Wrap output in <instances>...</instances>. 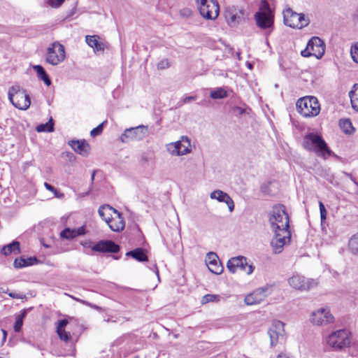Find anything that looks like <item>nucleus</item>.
<instances>
[{"instance_id": "1", "label": "nucleus", "mask_w": 358, "mask_h": 358, "mask_svg": "<svg viewBox=\"0 0 358 358\" xmlns=\"http://www.w3.org/2000/svg\"><path fill=\"white\" fill-rule=\"evenodd\" d=\"M254 19L257 26L267 34L274 28V13L266 0H262L259 10L255 14Z\"/></svg>"}, {"instance_id": "2", "label": "nucleus", "mask_w": 358, "mask_h": 358, "mask_svg": "<svg viewBox=\"0 0 358 358\" xmlns=\"http://www.w3.org/2000/svg\"><path fill=\"white\" fill-rule=\"evenodd\" d=\"M303 147L310 152H315L318 156L326 159L331 155L332 152L329 149L322 136L315 133H309L303 138Z\"/></svg>"}, {"instance_id": "3", "label": "nucleus", "mask_w": 358, "mask_h": 358, "mask_svg": "<svg viewBox=\"0 0 358 358\" xmlns=\"http://www.w3.org/2000/svg\"><path fill=\"white\" fill-rule=\"evenodd\" d=\"M268 221L273 231L289 230V217L283 205L275 206L268 215Z\"/></svg>"}, {"instance_id": "4", "label": "nucleus", "mask_w": 358, "mask_h": 358, "mask_svg": "<svg viewBox=\"0 0 358 358\" xmlns=\"http://www.w3.org/2000/svg\"><path fill=\"white\" fill-rule=\"evenodd\" d=\"M298 112L305 117L317 116L320 112V105L315 96L300 98L296 102Z\"/></svg>"}, {"instance_id": "5", "label": "nucleus", "mask_w": 358, "mask_h": 358, "mask_svg": "<svg viewBox=\"0 0 358 358\" xmlns=\"http://www.w3.org/2000/svg\"><path fill=\"white\" fill-rule=\"evenodd\" d=\"M8 99L11 103L20 110H27L29 108L31 100L26 90L20 85H14L9 88Z\"/></svg>"}, {"instance_id": "6", "label": "nucleus", "mask_w": 358, "mask_h": 358, "mask_svg": "<svg viewBox=\"0 0 358 358\" xmlns=\"http://www.w3.org/2000/svg\"><path fill=\"white\" fill-rule=\"evenodd\" d=\"M326 343L334 350H342L350 345V333L346 329L335 331L327 336Z\"/></svg>"}, {"instance_id": "7", "label": "nucleus", "mask_w": 358, "mask_h": 358, "mask_svg": "<svg viewBox=\"0 0 358 358\" xmlns=\"http://www.w3.org/2000/svg\"><path fill=\"white\" fill-rule=\"evenodd\" d=\"M283 20L285 25L292 28L302 29L308 25L310 20L303 13L294 12L288 8L283 11Z\"/></svg>"}, {"instance_id": "8", "label": "nucleus", "mask_w": 358, "mask_h": 358, "mask_svg": "<svg viewBox=\"0 0 358 358\" xmlns=\"http://www.w3.org/2000/svg\"><path fill=\"white\" fill-rule=\"evenodd\" d=\"M66 58L65 48L58 41L52 43L47 48L46 51V62L52 65L57 66L62 63Z\"/></svg>"}, {"instance_id": "9", "label": "nucleus", "mask_w": 358, "mask_h": 358, "mask_svg": "<svg viewBox=\"0 0 358 358\" xmlns=\"http://www.w3.org/2000/svg\"><path fill=\"white\" fill-rule=\"evenodd\" d=\"M310 322L314 326H327L334 322V317L328 307L319 308L310 313Z\"/></svg>"}, {"instance_id": "10", "label": "nucleus", "mask_w": 358, "mask_h": 358, "mask_svg": "<svg viewBox=\"0 0 358 358\" xmlns=\"http://www.w3.org/2000/svg\"><path fill=\"white\" fill-rule=\"evenodd\" d=\"M201 15L208 20H215L219 15V6L216 0H196Z\"/></svg>"}, {"instance_id": "11", "label": "nucleus", "mask_w": 358, "mask_h": 358, "mask_svg": "<svg viewBox=\"0 0 358 358\" xmlns=\"http://www.w3.org/2000/svg\"><path fill=\"white\" fill-rule=\"evenodd\" d=\"M167 152L172 156L185 155L191 152V143L186 136H182L179 141L166 145Z\"/></svg>"}, {"instance_id": "12", "label": "nucleus", "mask_w": 358, "mask_h": 358, "mask_svg": "<svg viewBox=\"0 0 358 358\" xmlns=\"http://www.w3.org/2000/svg\"><path fill=\"white\" fill-rule=\"evenodd\" d=\"M325 45L324 42L319 38L314 36L308 42L306 48L301 51V55L304 57L314 56L320 59L324 54Z\"/></svg>"}, {"instance_id": "13", "label": "nucleus", "mask_w": 358, "mask_h": 358, "mask_svg": "<svg viewBox=\"0 0 358 358\" xmlns=\"http://www.w3.org/2000/svg\"><path fill=\"white\" fill-rule=\"evenodd\" d=\"M288 283L293 289L299 291H308L317 286V280L306 278L303 275L296 274L288 279Z\"/></svg>"}, {"instance_id": "14", "label": "nucleus", "mask_w": 358, "mask_h": 358, "mask_svg": "<svg viewBox=\"0 0 358 358\" xmlns=\"http://www.w3.org/2000/svg\"><path fill=\"white\" fill-rule=\"evenodd\" d=\"M148 128L147 126L140 125L136 127H131L124 130L120 137V140L124 143L130 141H138L143 140L148 134Z\"/></svg>"}, {"instance_id": "15", "label": "nucleus", "mask_w": 358, "mask_h": 358, "mask_svg": "<svg viewBox=\"0 0 358 358\" xmlns=\"http://www.w3.org/2000/svg\"><path fill=\"white\" fill-rule=\"evenodd\" d=\"M271 292V286L267 285L258 288L245 296V303L249 306L260 303L266 299V297L270 295Z\"/></svg>"}, {"instance_id": "16", "label": "nucleus", "mask_w": 358, "mask_h": 358, "mask_svg": "<svg viewBox=\"0 0 358 358\" xmlns=\"http://www.w3.org/2000/svg\"><path fill=\"white\" fill-rule=\"evenodd\" d=\"M275 236L272 238L271 245L275 254H279L282 251L284 245L290 241L291 232L289 230L283 231H274Z\"/></svg>"}, {"instance_id": "17", "label": "nucleus", "mask_w": 358, "mask_h": 358, "mask_svg": "<svg viewBox=\"0 0 358 358\" xmlns=\"http://www.w3.org/2000/svg\"><path fill=\"white\" fill-rule=\"evenodd\" d=\"M285 324L279 320L274 321L268 329V334L270 337L271 346L276 345L279 342L284 340Z\"/></svg>"}, {"instance_id": "18", "label": "nucleus", "mask_w": 358, "mask_h": 358, "mask_svg": "<svg viewBox=\"0 0 358 358\" xmlns=\"http://www.w3.org/2000/svg\"><path fill=\"white\" fill-rule=\"evenodd\" d=\"M225 18L230 27H236L244 20V11L236 6H228L225 11Z\"/></svg>"}, {"instance_id": "19", "label": "nucleus", "mask_w": 358, "mask_h": 358, "mask_svg": "<svg viewBox=\"0 0 358 358\" xmlns=\"http://www.w3.org/2000/svg\"><path fill=\"white\" fill-rule=\"evenodd\" d=\"M205 261L209 271L213 273L220 275L223 272L224 267L215 252L208 253Z\"/></svg>"}, {"instance_id": "20", "label": "nucleus", "mask_w": 358, "mask_h": 358, "mask_svg": "<svg viewBox=\"0 0 358 358\" xmlns=\"http://www.w3.org/2000/svg\"><path fill=\"white\" fill-rule=\"evenodd\" d=\"M210 198L211 199H215L219 202L225 203L227 205L230 212H232L234 209V201L227 193L222 190L216 189L213 191L210 194Z\"/></svg>"}, {"instance_id": "21", "label": "nucleus", "mask_w": 358, "mask_h": 358, "mask_svg": "<svg viewBox=\"0 0 358 358\" xmlns=\"http://www.w3.org/2000/svg\"><path fill=\"white\" fill-rule=\"evenodd\" d=\"M120 250L118 245L111 241H99L92 247V250L99 252H117Z\"/></svg>"}, {"instance_id": "22", "label": "nucleus", "mask_w": 358, "mask_h": 358, "mask_svg": "<svg viewBox=\"0 0 358 358\" xmlns=\"http://www.w3.org/2000/svg\"><path fill=\"white\" fill-rule=\"evenodd\" d=\"M115 217L110 218V223H108L109 228L115 231L120 232L124 229L125 222L122 214L117 210H114Z\"/></svg>"}, {"instance_id": "23", "label": "nucleus", "mask_w": 358, "mask_h": 358, "mask_svg": "<svg viewBox=\"0 0 358 358\" xmlns=\"http://www.w3.org/2000/svg\"><path fill=\"white\" fill-rule=\"evenodd\" d=\"M243 262L245 264V257H232L228 260L227 268L231 273H235L238 268L241 269L243 266Z\"/></svg>"}, {"instance_id": "24", "label": "nucleus", "mask_w": 358, "mask_h": 358, "mask_svg": "<svg viewBox=\"0 0 358 358\" xmlns=\"http://www.w3.org/2000/svg\"><path fill=\"white\" fill-rule=\"evenodd\" d=\"M69 144L75 152L83 155H87L90 150L89 144L85 141H71Z\"/></svg>"}, {"instance_id": "25", "label": "nucleus", "mask_w": 358, "mask_h": 358, "mask_svg": "<svg viewBox=\"0 0 358 358\" xmlns=\"http://www.w3.org/2000/svg\"><path fill=\"white\" fill-rule=\"evenodd\" d=\"M85 41L95 52L103 51L105 48L104 44L99 41V36L97 35L86 36Z\"/></svg>"}, {"instance_id": "26", "label": "nucleus", "mask_w": 358, "mask_h": 358, "mask_svg": "<svg viewBox=\"0 0 358 358\" xmlns=\"http://www.w3.org/2000/svg\"><path fill=\"white\" fill-rule=\"evenodd\" d=\"M84 234H85V229L83 226L78 229L66 228L60 233L61 237L66 239L73 238Z\"/></svg>"}, {"instance_id": "27", "label": "nucleus", "mask_w": 358, "mask_h": 358, "mask_svg": "<svg viewBox=\"0 0 358 358\" xmlns=\"http://www.w3.org/2000/svg\"><path fill=\"white\" fill-rule=\"evenodd\" d=\"M68 320H61L57 322V333L59 338L64 341H69L71 338V336L69 332L65 331V327L68 324Z\"/></svg>"}, {"instance_id": "28", "label": "nucleus", "mask_w": 358, "mask_h": 358, "mask_svg": "<svg viewBox=\"0 0 358 358\" xmlns=\"http://www.w3.org/2000/svg\"><path fill=\"white\" fill-rule=\"evenodd\" d=\"M114 208L108 204H104L99 208L98 213L101 218L104 220L107 224L110 223V218L113 217L111 213H114Z\"/></svg>"}, {"instance_id": "29", "label": "nucleus", "mask_w": 358, "mask_h": 358, "mask_svg": "<svg viewBox=\"0 0 358 358\" xmlns=\"http://www.w3.org/2000/svg\"><path fill=\"white\" fill-rule=\"evenodd\" d=\"M20 252V243L18 241H13L11 243L4 245L1 249V253L8 256L12 253L18 254Z\"/></svg>"}, {"instance_id": "30", "label": "nucleus", "mask_w": 358, "mask_h": 358, "mask_svg": "<svg viewBox=\"0 0 358 358\" xmlns=\"http://www.w3.org/2000/svg\"><path fill=\"white\" fill-rule=\"evenodd\" d=\"M36 262L37 259L36 257H29L27 259L21 257L15 259L13 266L15 268H22L26 266L34 265Z\"/></svg>"}, {"instance_id": "31", "label": "nucleus", "mask_w": 358, "mask_h": 358, "mask_svg": "<svg viewBox=\"0 0 358 358\" xmlns=\"http://www.w3.org/2000/svg\"><path fill=\"white\" fill-rule=\"evenodd\" d=\"M33 69L36 71L38 78L43 80L47 86L51 85V80L45 69L41 65H35Z\"/></svg>"}, {"instance_id": "32", "label": "nucleus", "mask_w": 358, "mask_h": 358, "mask_svg": "<svg viewBox=\"0 0 358 358\" xmlns=\"http://www.w3.org/2000/svg\"><path fill=\"white\" fill-rule=\"evenodd\" d=\"M126 255L131 257L138 262L148 261V257L142 248H136L134 250L129 251L127 252Z\"/></svg>"}, {"instance_id": "33", "label": "nucleus", "mask_w": 358, "mask_h": 358, "mask_svg": "<svg viewBox=\"0 0 358 358\" xmlns=\"http://www.w3.org/2000/svg\"><path fill=\"white\" fill-rule=\"evenodd\" d=\"M352 107L358 111V84H355L349 92Z\"/></svg>"}, {"instance_id": "34", "label": "nucleus", "mask_w": 358, "mask_h": 358, "mask_svg": "<svg viewBox=\"0 0 358 358\" xmlns=\"http://www.w3.org/2000/svg\"><path fill=\"white\" fill-rule=\"evenodd\" d=\"M38 132H52L54 131V122L52 118L50 117L49 121L45 124H41L36 128Z\"/></svg>"}, {"instance_id": "35", "label": "nucleus", "mask_w": 358, "mask_h": 358, "mask_svg": "<svg viewBox=\"0 0 358 358\" xmlns=\"http://www.w3.org/2000/svg\"><path fill=\"white\" fill-rule=\"evenodd\" d=\"M228 96L224 88L218 87L210 91V96L213 99H224Z\"/></svg>"}, {"instance_id": "36", "label": "nucleus", "mask_w": 358, "mask_h": 358, "mask_svg": "<svg viewBox=\"0 0 358 358\" xmlns=\"http://www.w3.org/2000/svg\"><path fill=\"white\" fill-rule=\"evenodd\" d=\"M348 246L352 254L358 255V233L350 238Z\"/></svg>"}, {"instance_id": "37", "label": "nucleus", "mask_w": 358, "mask_h": 358, "mask_svg": "<svg viewBox=\"0 0 358 358\" xmlns=\"http://www.w3.org/2000/svg\"><path fill=\"white\" fill-rule=\"evenodd\" d=\"M26 314V310H23L20 314L16 316L14 324V330L15 332H19L21 330Z\"/></svg>"}, {"instance_id": "38", "label": "nucleus", "mask_w": 358, "mask_h": 358, "mask_svg": "<svg viewBox=\"0 0 358 358\" xmlns=\"http://www.w3.org/2000/svg\"><path fill=\"white\" fill-rule=\"evenodd\" d=\"M350 55L352 60L358 64V41L351 45Z\"/></svg>"}, {"instance_id": "39", "label": "nucleus", "mask_w": 358, "mask_h": 358, "mask_svg": "<svg viewBox=\"0 0 358 358\" xmlns=\"http://www.w3.org/2000/svg\"><path fill=\"white\" fill-rule=\"evenodd\" d=\"M220 296L218 295L215 294H206L204 296H203L201 299V303L203 304L207 303L208 302H213L219 301Z\"/></svg>"}, {"instance_id": "40", "label": "nucleus", "mask_w": 358, "mask_h": 358, "mask_svg": "<svg viewBox=\"0 0 358 358\" xmlns=\"http://www.w3.org/2000/svg\"><path fill=\"white\" fill-rule=\"evenodd\" d=\"M320 212V219H321V224L323 225V223L326 220L327 218V210L325 209L324 205L322 201L319 202Z\"/></svg>"}, {"instance_id": "41", "label": "nucleus", "mask_w": 358, "mask_h": 358, "mask_svg": "<svg viewBox=\"0 0 358 358\" xmlns=\"http://www.w3.org/2000/svg\"><path fill=\"white\" fill-rule=\"evenodd\" d=\"M104 123H105V122H103L99 125H98L96 127L94 128L90 132L91 136L95 137L96 136L100 135L103 131Z\"/></svg>"}, {"instance_id": "42", "label": "nucleus", "mask_w": 358, "mask_h": 358, "mask_svg": "<svg viewBox=\"0 0 358 358\" xmlns=\"http://www.w3.org/2000/svg\"><path fill=\"white\" fill-rule=\"evenodd\" d=\"M243 266L241 268L244 272L248 275H250L253 273L255 267L252 264H249L245 259V264L243 262Z\"/></svg>"}, {"instance_id": "43", "label": "nucleus", "mask_w": 358, "mask_h": 358, "mask_svg": "<svg viewBox=\"0 0 358 358\" xmlns=\"http://www.w3.org/2000/svg\"><path fill=\"white\" fill-rule=\"evenodd\" d=\"M192 14V11L189 8H184L180 10V15L183 17H189Z\"/></svg>"}, {"instance_id": "44", "label": "nucleus", "mask_w": 358, "mask_h": 358, "mask_svg": "<svg viewBox=\"0 0 358 358\" xmlns=\"http://www.w3.org/2000/svg\"><path fill=\"white\" fill-rule=\"evenodd\" d=\"M169 67V62L168 59H163L157 64V69H165Z\"/></svg>"}, {"instance_id": "45", "label": "nucleus", "mask_w": 358, "mask_h": 358, "mask_svg": "<svg viewBox=\"0 0 358 358\" xmlns=\"http://www.w3.org/2000/svg\"><path fill=\"white\" fill-rule=\"evenodd\" d=\"M64 1V0H48V3L52 8H58Z\"/></svg>"}, {"instance_id": "46", "label": "nucleus", "mask_w": 358, "mask_h": 358, "mask_svg": "<svg viewBox=\"0 0 358 358\" xmlns=\"http://www.w3.org/2000/svg\"><path fill=\"white\" fill-rule=\"evenodd\" d=\"M73 299H75V300H76L77 301L80 302V303H83V304H85V305L88 306H90V307H92V308H94V309H96V310H101V308H100L99 306H96V305H92V304H91L90 303H89V302L86 301L81 300V299H76V298H74V297H73Z\"/></svg>"}, {"instance_id": "47", "label": "nucleus", "mask_w": 358, "mask_h": 358, "mask_svg": "<svg viewBox=\"0 0 358 358\" xmlns=\"http://www.w3.org/2000/svg\"><path fill=\"white\" fill-rule=\"evenodd\" d=\"M351 122L349 120H345L341 122V127L343 128L345 132H348V127H351Z\"/></svg>"}, {"instance_id": "48", "label": "nucleus", "mask_w": 358, "mask_h": 358, "mask_svg": "<svg viewBox=\"0 0 358 358\" xmlns=\"http://www.w3.org/2000/svg\"><path fill=\"white\" fill-rule=\"evenodd\" d=\"M9 296L13 299H24L26 296L24 294H17V293H14V292H10L8 294Z\"/></svg>"}, {"instance_id": "49", "label": "nucleus", "mask_w": 358, "mask_h": 358, "mask_svg": "<svg viewBox=\"0 0 358 358\" xmlns=\"http://www.w3.org/2000/svg\"><path fill=\"white\" fill-rule=\"evenodd\" d=\"M196 96H186L182 100V104H185L190 101L196 100Z\"/></svg>"}, {"instance_id": "50", "label": "nucleus", "mask_w": 358, "mask_h": 358, "mask_svg": "<svg viewBox=\"0 0 358 358\" xmlns=\"http://www.w3.org/2000/svg\"><path fill=\"white\" fill-rule=\"evenodd\" d=\"M44 186L45 187V188L48 190H49V191H50L52 192H54L55 195L57 194V190H56V189L53 186H52L51 185L48 184V182H45L44 183Z\"/></svg>"}, {"instance_id": "51", "label": "nucleus", "mask_w": 358, "mask_h": 358, "mask_svg": "<svg viewBox=\"0 0 358 358\" xmlns=\"http://www.w3.org/2000/svg\"><path fill=\"white\" fill-rule=\"evenodd\" d=\"M233 110L234 113L240 114V115L243 114L245 112V110L243 108H242L241 107H238V106L234 107L233 108Z\"/></svg>"}, {"instance_id": "52", "label": "nucleus", "mask_w": 358, "mask_h": 358, "mask_svg": "<svg viewBox=\"0 0 358 358\" xmlns=\"http://www.w3.org/2000/svg\"><path fill=\"white\" fill-rule=\"evenodd\" d=\"M276 358H292V357L285 353H280L279 355H278Z\"/></svg>"}, {"instance_id": "53", "label": "nucleus", "mask_w": 358, "mask_h": 358, "mask_svg": "<svg viewBox=\"0 0 358 358\" xmlns=\"http://www.w3.org/2000/svg\"><path fill=\"white\" fill-rule=\"evenodd\" d=\"M3 334L2 343H3L6 340L7 331L4 329H1Z\"/></svg>"}, {"instance_id": "54", "label": "nucleus", "mask_w": 358, "mask_h": 358, "mask_svg": "<svg viewBox=\"0 0 358 358\" xmlns=\"http://www.w3.org/2000/svg\"><path fill=\"white\" fill-rule=\"evenodd\" d=\"M82 245L84 247H90V242H84V243H82Z\"/></svg>"}, {"instance_id": "55", "label": "nucleus", "mask_w": 358, "mask_h": 358, "mask_svg": "<svg viewBox=\"0 0 358 358\" xmlns=\"http://www.w3.org/2000/svg\"><path fill=\"white\" fill-rule=\"evenodd\" d=\"M94 174L93 173L92 176V180H94Z\"/></svg>"}, {"instance_id": "56", "label": "nucleus", "mask_w": 358, "mask_h": 358, "mask_svg": "<svg viewBox=\"0 0 358 358\" xmlns=\"http://www.w3.org/2000/svg\"><path fill=\"white\" fill-rule=\"evenodd\" d=\"M0 358H2V357H0Z\"/></svg>"}]
</instances>
